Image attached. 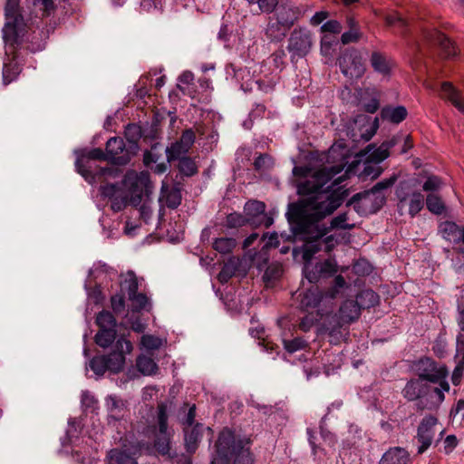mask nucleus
I'll return each instance as SVG.
<instances>
[{"instance_id": "nucleus-1", "label": "nucleus", "mask_w": 464, "mask_h": 464, "mask_svg": "<svg viewBox=\"0 0 464 464\" xmlns=\"http://www.w3.org/2000/svg\"><path fill=\"white\" fill-rule=\"evenodd\" d=\"M347 164L346 154L341 153L339 163L320 169L298 186V193L308 196L305 205L308 213H296L297 224L294 227V233L303 236L305 240L303 252L304 260H311L321 249L331 252L340 242V235L326 236L329 228L320 226L318 222L337 209L347 197L346 189L340 186L335 188L341 178L328 184Z\"/></svg>"}, {"instance_id": "nucleus-2", "label": "nucleus", "mask_w": 464, "mask_h": 464, "mask_svg": "<svg viewBox=\"0 0 464 464\" xmlns=\"http://www.w3.org/2000/svg\"><path fill=\"white\" fill-rule=\"evenodd\" d=\"M21 0H5L4 6L5 23L2 28V37L10 52L17 48H24L31 53L44 49L45 42L40 33L33 32L28 34L25 11L20 5Z\"/></svg>"}, {"instance_id": "nucleus-3", "label": "nucleus", "mask_w": 464, "mask_h": 464, "mask_svg": "<svg viewBox=\"0 0 464 464\" xmlns=\"http://www.w3.org/2000/svg\"><path fill=\"white\" fill-rule=\"evenodd\" d=\"M249 440H237L234 432L224 429L218 435L216 443V455L211 464H229L230 457L234 456L233 464H254L255 460L248 444Z\"/></svg>"}, {"instance_id": "nucleus-4", "label": "nucleus", "mask_w": 464, "mask_h": 464, "mask_svg": "<svg viewBox=\"0 0 464 464\" xmlns=\"http://www.w3.org/2000/svg\"><path fill=\"white\" fill-rule=\"evenodd\" d=\"M168 404L160 402L157 407L153 422L148 426V433L153 442V447L161 455L169 454L174 430L168 423Z\"/></svg>"}, {"instance_id": "nucleus-5", "label": "nucleus", "mask_w": 464, "mask_h": 464, "mask_svg": "<svg viewBox=\"0 0 464 464\" xmlns=\"http://www.w3.org/2000/svg\"><path fill=\"white\" fill-rule=\"evenodd\" d=\"M314 45V34L305 26L295 27L287 40L286 50L292 63L305 58Z\"/></svg>"}, {"instance_id": "nucleus-6", "label": "nucleus", "mask_w": 464, "mask_h": 464, "mask_svg": "<svg viewBox=\"0 0 464 464\" xmlns=\"http://www.w3.org/2000/svg\"><path fill=\"white\" fill-rule=\"evenodd\" d=\"M396 180L397 177L395 175L384 179L377 182L371 189L354 194L350 199L349 204H355L362 201L363 207H369L371 205L372 208L377 211L386 201L383 191L392 187Z\"/></svg>"}, {"instance_id": "nucleus-7", "label": "nucleus", "mask_w": 464, "mask_h": 464, "mask_svg": "<svg viewBox=\"0 0 464 464\" xmlns=\"http://www.w3.org/2000/svg\"><path fill=\"white\" fill-rule=\"evenodd\" d=\"M338 64L341 72L352 81L362 78L366 71L362 55L355 48L346 49L338 58Z\"/></svg>"}, {"instance_id": "nucleus-8", "label": "nucleus", "mask_w": 464, "mask_h": 464, "mask_svg": "<svg viewBox=\"0 0 464 464\" xmlns=\"http://www.w3.org/2000/svg\"><path fill=\"white\" fill-rule=\"evenodd\" d=\"M438 419L432 415L425 416L420 422L415 439L418 442L417 454L421 455L426 452L429 448L435 442L436 444L441 440L444 430H442L438 438L436 435V425Z\"/></svg>"}, {"instance_id": "nucleus-9", "label": "nucleus", "mask_w": 464, "mask_h": 464, "mask_svg": "<svg viewBox=\"0 0 464 464\" xmlns=\"http://www.w3.org/2000/svg\"><path fill=\"white\" fill-rule=\"evenodd\" d=\"M413 368L420 381L431 383L447 379L449 372L444 364L439 363L430 357H421L414 362Z\"/></svg>"}, {"instance_id": "nucleus-10", "label": "nucleus", "mask_w": 464, "mask_h": 464, "mask_svg": "<svg viewBox=\"0 0 464 464\" xmlns=\"http://www.w3.org/2000/svg\"><path fill=\"white\" fill-rule=\"evenodd\" d=\"M361 315V309L355 300L347 299L341 304L338 313L335 314L337 317V325L327 328V334L331 337L338 340L342 336L340 331L343 324H349L359 319Z\"/></svg>"}, {"instance_id": "nucleus-11", "label": "nucleus", "mask_w": 464, "mask_h": 464, "mask_svg": "<svg viewBox=\"0 0 464 464\" xmlns=\"http://www.w3.org/2000/svg\"><path fill=\"white\" fill-rule=\"evenodd\" d=\"M305 261L303 274L308 282L312 284H316L322 278H328L338 271L337 262L332 258L316 262L315 264L310 263V260Z\"/></svg>"}, {"instance_id": "nucleus-12", "label": "nucleus", "mask_w": 464, "mask_h": 464, "mask_svg": "<svg viewBox=\"0 0 464 464\" xmlns=\"http://www.w3.org/2000/svg\"><path fill=\"white\" fill-rule=\"evenodd\" d=\"M133 349L130 341L121 337L116 341L113 351L104 355L108 362L109 371L114 373L120 372L125 364V355L131 353Z\"/></svg>"}, {"instance_id": "nucleus-13", "label": "nucleus", "mask_w": 464, "mask_h": 464, "mask_svg": "<svg viewBox=\"0 0 464 464\" xmlns=\"http://www.w3.org/2000/svg\"><path fill=\"white\" fill-rule=\"evenodd\" d=\"M107 161L115 165H125L131 159L130 149L126 147L123 139L112 137L106 142Z\"/></svg>"}, {"instance_id": "nucleus-14", "label": "nucleus", "mask_w": 464, "mask_h": 464, "mask_svg": "<svg viewBox=\"0 0 464 464\" xmlns=\"http://www.w3.org/2000/svg\"><path fill=\"white\" fill-rule=\"evenodd\" d=\"M244 214L250 219L249 224L255 227L265 226L269 227L274 219L266 213V204L259 200H249L244 206Z\"/></svg>"}, {"instance_id": "nucleus-15", "label": "nucleus", "mask_w": 464, "mask_h": 464, "mask_svg": "<svg viewBox=\"0 0 464 464\" xmlns=\"http://www.w3.org/2000/svg\"><path fill=\"white\" fill-rule=\"evenodd\" d=\"M398 143L396 137L382 142L380 146L375 144H369L367 147L359 152L361 157H364L367 160L380 163L390 156L389 150Z\"/></svg>"}, {"instance_id": "nucleus-16", "label": "nucleus", "mask_w": 464, "mask_h": 464, "mask_svg": "<svg viewBox=\"0 0 464 464\" xmlns=\"http://www.w3.org/2000/svg\"><path fill=\"white\" fill-rule=\"evenodd\" d=\"M5 53L7 59L4 62L3 65V82L7 85L17 79L22 72V63L18 61V57L14 51L10 52L5 46Z\"/></svg>"}, {"instance_id": "nucleus-17", "label": "nucleus", "mask_w": 464, "mask_h": 464, "mask_svg": "<svg viewBox=\"0 0 464 464\" xmlns=\"http://www.w3.org/2000/svg\"><path fill=\"white\" fill-rule=\"evenodd\" d=\"M105 407L108 411V421L121 420L127 411V402L121 398L111 394L105 398Z\"/></svg>"}, {"instance_id": "nucleus-18", "label": "nucleus", "mask_w": 464, "mask_h": 464, "mask_svg": "<svg viewBox=\"0 0 464 464\" xmlns=\"http://www.w3.org/2000/svg\"><path fill=\"white\" fill-rule=\"evenodd\" d=\"M425 39L432 44H438L446 57H451L456 54V49L453 44L442 33L432 29L424 32Z\"/></svg>"}, {"instance_id": "nucleus-19", "label": "nucleus", "mask_w": 464, "mask_h": 464, "mask_svg": "<svg viewBox=\"0 0 464 464\" xmlns=\"http://www.w3.org/2000/svg\"><path fill=\"white\" fill-rule=\"evenodd\" d=\"M411 456L402 447H391L382 456L379 464H410Z\"/></svg>"}, {"instance_id": "nucleus-20", "label": "nucleus", "mask_w": 464, "mask_h": 464, "mask_svg": "<svg viewBox=\"0 0 464 464\" xmlns=\"http://www.w3.org/2000/svg\"><path fill=\"white\" fill-rule=\"evenodd\" d=\"M289 29L269 17L267 24L264 30L266 40L270 43H280L287 35Z\"/></svg>"}, {"instance_id": "nucleus-21", "label": "nucleus", "mask_w": 464, "mask_h": 464, "mask_svg": "<svg viewBox=\"0 0 464 464\" xmlns=\"http://www.w3.org/2000/svg\"><path fill=\"white\" fill-rule=\"evenodd\" d=\"M440 231L442 237L450 242L464 243V227H460L454 222L445 221L440 224Z\"/></svg>"}, {"instance_id": "nucleus-22", "label": "nucleus", "mask_w": 464, "mask_h": 464, "mask_svg": "<svg viewBox=\"0 0 464 464\" xmlns=\"http://www.w3.org/2000/svg\"><path fill=\"white\" fill-rule=\"evenodd\" d=\"M429 386L420 379L410 380L402 390V394L408 401H416L428 392Z\"/></svg>"}, {"instance_id": "nucleus-23", "label": "nucleus", "mask_w": 464, "mask_h": 464, "mask_svg": "<svg viewBox=\"0 0 464 464\" xmlns=\"http://www.w3.org/2000/svg\"><path fill=\"white\" fill-rule=\"evenodd\" d=\"M184 437L187 451L195 452L202 437V425L184 427Z\"/></svg>"}, {"instance_id": "nucleus-24", "label": "nucleus", "mask_w": 464, "mask_h": 464, "mask_svg": "<svg viewBox=\"0 0 464 464\" xmlns=\"http://www.w3.org/2000/svg\"><path fill=\"white\" fill-rule=\"evenodd\" d=\"M271 17L289 30L298 20L295 10L285 5L280 6Z\"/></svg>"}, {"instance_id": "nucleus-25", "label": "nucleus", "mask_w": 464, "mask_h": 464, "mask_svg": "<svg viewBox=\"0 0 464 464\" xmlns=\"http://www.w3.org/2000/svg\"><path fill=\"white\" fill-rule=\"evenodd\" d=\"M299 296L301 297L300 307L303 310L317 307L323 298V295L317 286H312L300 294Z\"/></svg>"}, {"instance_id": "nucleus-26", "label": "nucleus", "mask_w": 464, "mask_h": 464, "mask_svg": "<svg viewBox=\"0 0 464 464\" xmlns=\"http://www.w3.org/2000/svg\"><path fill=\"white\" fill-rule=\"evenodd\" d=\"M109 464H138L134 454L128 453L124 450L112 449L108 451Z\"/></svg>"}, {"instance_id": "nucleus-27", "label": "nucleus", "mask_w": 464, "mask_h": 464, "mask_svg": "<svg viewBox=\"0 0 464 464\" xmlns=\"http://www.w3.org/2000/svg\"><path fill=\"white\" fill-rule=\"evenodd\" d=\"M371 66L374 72L382 75H387L391 71L390 60L380 52H372L370 57Z\"/></svg>"}, {"instance_id": "nucleus-28", "label": "nucleus", "mask_w": 464, "mask_h": 464, "mask_svg": "<svg viewBox=\"0 0 464 464\" xmlns=\"http://www.w3.org/2000/svg\"><path fill=\"white\" fill-rule=\"evenodd\" d=\"M356 303L360 309H369L376 306L380 303V296L372 289H365L361 291L356 295Z\"/></svg>"}, {"instance_id": "nucleus-29", "label": "nucleus", "mask_w": 464, "mask_h": 464, "mask_svg": "<svg viewBox=\"0 0 464 464\" xmlns=\"http://www.w3.org/2000/svg\"><path fill=\"white\" fill-rule=\"evenodd\" d=\"M181 192L179 188H163L161 190V197L160 200L171 209H176L181 204Z\"/></svg>"}, {"instance_id": "nucleus-30", "label": "nucleus", "mask_w": 464, "mask_h": 464, "mask_svg": "<svg viewBox=\"0 0 464 464\" xmlns=\"http://www.w3.org/2000/svg\"><path fill=\"white\" fill-rule=\"evenodd\" d=\"M442 96L450 101L459 111L464 112V102L459 92L452 86L450 82H445L441 84Z\"/></svg>"}, {"instance_id": "nucleus-31", "label": "nucleus", "mask_w": 464, "mask_h": 464, "mask_svg": "<svg viewBox=\"0 0 464 464\" xmlns=\"http://www.w3.org/2000/svg\"><path fill=\"white\" fill-rule=\"evenodd\" d=\"M381 114L382 119L398 124L406 119L408 112L404 106L400 105L396 107L383 108Z\"/></svg>"}, {"instance_id": "nucleus-32", "label": "nucleus", "mask_w": 464, "mask_h": 464, "mask_svg": "<svg viewBox=\"0 0 464 464\" xmlns=\"http://www.w3.org/2000/svg\"><path fill=\"white\" fill-rule=\"evenodd\" d=\"M239 262L235 257L229 258L222 266L218 275V279L221 284H226L233 277L238 269Z\"/></svg>"}, {"instance_id": "nucleus-33", "label": "nucleus", "mask_w": 464, "mask_h": 464, "mask_svg": "<svg viewBox=\"0 0 464 464\" xmlns=\"http://www.w3.org/2000/svg\"><path fill=\"white\" fill-rule=\"evenodd\" d=\"M136 366L143 375H152L158 371V365L154 360L147 355L141 354L136 359Z\"/></svg>"}, {"instance_id": "nucleus-34", "label": "nucleus", "mask_w": 464, "mask_h": 464, "mask_svg": "<svg viewBox=\"0 0 464 464\" xmlns=\"http://www.w3.org/2000/svg\"><path fill=\"white\" fill-rule=\"evenodd\" d=\"M116 334V329H99L95 334V343L100 347L107 348L115 341Z\"/></svg>"}, {"instance_id": "nucleus-35", "label": "nucleus", "mask_w": 464, "mask_h": 464, "mask_svg": "<svg viewBox=\"0 0 464 464\" xmlns=\"http://www.w3.org/2000/svg\"><path fill=\"white\" fill-rule=\"evenodd\" d=\"M128 298L132 303V309L134 311H150L152 307L150 298L145 294L136 293Z\"/></svg>"}, {"instance_id": "nucleus-36", "label": "nucleus", "mask_w": 464, "mask_h": 464, "mask_svg": "<svg viewBox=\"0 0 464 464\" xmlns=\"http://www.w3.org/2000/svg\"><path fill=\"white\" fill-rule=\"evenodd\" d=\"M236 246L237 241L233 237H218L212 244L213 248L223 255L232 252Z\"/></svg>"}, {"instance_id": "nucleus-37", "label": "nucleus", "mask_w": 464, "mask_h": 464, "mask_svg": "<svg viewBox=\"0 0 464 464\" xmlns=\"http://www.w3.org/2000/svg\"><path fill=\"white\" fill-rule=\"evenodd\" d=\"M282 274V266L278 263H272L266 267L263 276V279L266 285L268 286L271 285L275 281L279 279Z\"/></svg>"}, {"instance_id": "nucleus-38", "label": "nucleus", "mask_w": 464, "mask_h": 464, "mask_svg": "<svg viewBox=\"0 0 464 464\" xmlns=\"http://www.w3.org/2000/svg\"><path fill=\"white\" fill-rule=\"evenodd\" d=\"M96 324L100 329H116L117 323L113 314L109 311H102L96 316Z\"/></svg>"}, {"instance_id": "nucleus-39", "label": "nucleus", "mask_w": 464, "mask_h": 464, "mask_svg": "<svg viewBox=\"0 0 464 464\" xmlns=\"http://www.w3.org/2000/svg\"><path fill=\"white\" fill-rule=\"evenodd\" d=\"M178 169L179 172L186 177H191L198 172L196 162L189 157L180 158Z\"/></svg>"}, {"instance_id": "nucleus-40", "label": "nucleus", "mask_w": 464, "mask_h": 464, "mask_svg": "<svg viewBox=\"0 0 464 464\" xmlns=\"http://www.w3.org/2000/svg\"><path fill=\"white\" fill-rule=\"evenodd\" d=\"M188 150L185 149L183 145H181L178 140L172 143L169 147L166 149V156L167 160L169 162L180 160L182 157H186V153Z\"/></svg>"}, {"instance_id": "nucleus-41", "label": "nucleus", "mask_w": 464, "mask_h": 464, "mask_svg": "<svg viewBox=\"0 0 464 464\" xmlns=\"http://www.w3.org/2000/svg\"><path fill=\"white\" fill-rule=\"evenodd\" d=\"M373 95V97L366 103H363L364 111L369 113H374L378 111L380 103L376 96V91L373 88L360 89L358 94L362 97V94Z\"/></svg>"}, {"instance_id": "nucleus-42", "label": "nucleus", "mask_w": 464, "mask_h": 464, "mask_svg": "<svg viewBox=\"0 0 464 464\" xmlns=\"http://www.w3.org/2000/svg\"><path fill=\"white\" fill-rule=\"evenodd\" d=\"M338 44L334 36L324 34L320 41V53L323 56H332L334 47Z\"/></svg>"}, {"instance_id": "nucleus-43", "label": "nucleus", "mask_w": 464, "mask_h": 464, "mask_svg": "<svg viewBox=\"0 0 464 464\" xmlns=\"http://www.w3.org/2000/svg\"><path fill=\"white\" fill-rule=\"evenodd\" d=\"M348 215L347 213H340L336 217L333 218L330 226L327 227L329 230L333 229H343V230H351L354 227V224H349L347 222Z\"/></svg>"}, {"instance_id": "nucleus-44", "label": "nucleus", "mask_w": 464, "mask_h": 464, "mask_svg": "<svg viewBox=\"0 0 464 464\" xmlns=\"http://www.w3.org/2000/svg\"><path fill=\"white\" fill-rule=\"evenodd\" d=\"M427 208L433 214L440 215L445 210L441 198L436 194H429L426 198Z\"/></svg>"}, {"instance_id": "nucleus-45", "label": "nucleus", "mask_w": 464, "mask_h": 464, "mask_svg": "<svg viewBox=\"0 0 464 464\" xmlns=\"http://www.w3.org/2000/svg\"><path fill=\"white\" fill-rule=\"evenodd\" d=\"M121 286L126 290L128 297L138 293L139 281L134 272L129 271L126 274V277L121 283Z\"/></svg>"}, {"instance_id": "nucleus-46", "label": "nucleus", "mask_w": 464, "mask_h": 464, "mask_svg": "<svg viewBox=\"0 0 464 464\" xmlns=\"http://www.w3.org/2000/svg\"><path fill=\"white\" fill-rule=\"evenodd\" d=\"M424 206V197L420 192H413L409 201V214L416 216Z\"/></svg>"}, {"instance_id": "nucleus-47", "label": "nucleus", "mask_w": 464, "mask_h": 464, "mask_svg": "<svg viewBox=\"0 0 464 464\" xmlns=\"http://www.w3.org/2000/svg\"><path fill=\"white\" fill-rule=\"evenodd\" d=\"M99 190H100L101 196L102 198L111 200L112 198L117 197L119 194H121L124 189H123V187L120 184L108 183V184L100 186Z\"/></svg>"}, {"instance_id": "nucleus-48", "label": "nucleus", "mask_w": 464, "mask_h": 464, "mask_svg": "<svg viewBox=\"0 0 464 464\" xmlns=\"http://www.w3.org/2000/svg\"><path fill=\"white\" fill-rule=\"evenodd\" d=\"M249 220L250 219L246 218L245 215L234 212L227 216L226 226L228 228H237L249 224Z\"/></svg>"}, {"instance_id": "nucleus-49", "label": "nucleus", "mask_w": 464, "mask_h": 464, "mask_svg": "<svg viewBox=\"0 0 464 464\" xmlns=\"http://www.w3.org/2000/svg\"><path fill=\"white\" fill-rule=\"evenodd\" d=\"M284 348L289 353H294L297 351L303 350L307 346V342L302 337H295L292 340H283Z\"/></svg>"}, {"instance_id": "nucleus-50", "label": "nucleus", "mask_w": 464, "mask_h": 464, "mask_svg": "<svg viewBox=\"0 0 464 464\" xmlns=\"http://www.w3.org/2000/svg\"><path fill=\"white\" fill-rule=\"evenodd\" d=\"M105 356H95L90 362V368L97 375H103L106 371H109V366L107 364Z\"/></svg>"}, {"instance_id": "nucleus-51", "label": "nucleus", "mask_w": 464, "mask_h": 464, "mask_svg": "<svg viewBox=\"0 0 464 464\" xmlns=\"http://www.w3.org/2000/svg\"><path fill=\"white\" fill-rule=\"evenodd\" d=\"M81 404L84 411H94L98 408L97 399L88 391L82 392Z\"/></svg>"}, {"instance_id": "nucleus-52", "label": "nucleus", "mask_w": 464, "mask_h": 464, "mask_svg": "<svg viewBox=\"0 0 464 464\" xmlns=\"http://www.w3.org/2000/svg\"><path fill=\"white\" fill-rule=\"evenodd\" d=\"M140 343L146 350H157L162 345V340L151 334L141 336Z\"/></svg>"}, {"instance_id": "nucleus-53", "label": "nucleus", "mask_w": 464, "mask_h": 464, "mask_svg": "<svg viewBox=\"0 0 464 464\" xmlns=\"http://www.w3.org/2000/svg\"><path fill=\"white\" fill-rule=\"evenodd\" d=\"M128 202L127 195L123 190L121 194L111 200V208L114 212H120L127 207Z\"/></svg>"}, {"instance_id": "nucleus-54", "label": "nucleus", "mask_w": 464, "mask_h": 464, "mask_svg": "<svg viewBox=\"0 0 464 464\" xmlns=\"http://www.w3.org/2000/svg\"><path fill=\"white\" fill-rule=\"evenodd\" d=\"M278 1L279 0H253L252 5H257L262 13L271 14L276 10Z\"/></svg>"}, {"instance_id": "nucleus-55", "label": "nucleus", "mask_w": 464, "mask_h": 464, "mask_svg": "<svg viewBox=\"0 0 464 464\" xmlns=\"http://www.w3.org/2000/svg\"><path fill=\"white\" fill-rule=\"evenodd\" d=\"M273 165L272 158L268 154H260L255 159L254 168L256 170H265Z\"/></svg>"}, {"instance_id": "nucleus-56", "label": "nucleus", "mask_w": 464, "mask_h": 464, "mask_svg": "<svg viewBox=\"0 0 464 464\" xmlns=\"http://www.w3.org/2000/svg\"><path fill=\"white\" fill-rule=\"evenodd\" d=\"M125 136L131 145H135L141 136L140 127L135 124H129L126 127Z\"/></svg>"}, {"instance_id": "nucleus-57", "label": "nucleus", "mask_w": 464, "mask_h": 464, "mask_svg": "<svg viewBox=\"0 0 464 464\" xmlns=\"http://www.w3.org/2000/svg\"><path fill=\"white\" fill-rule=\"evenodd\" d=\"M317 321V315L314 314H308L301 319L299 329L303 332H309Z\"/></svg>"}, {"instance_id": "nucleus-58", "label": "nucleus", "mask_w": 464, "mask_h": 464, "mask_svg": "<svg viewBox=\"0 0 464 464\" xmlns=\"http://www.w3.org/2000/svg\"><path fill=\"white\" fill-rule=\"evenodd\" d=\"M436 383H438L439 386L435 387L433 389V392L437 396L438 402L441 403L445 399L444 392H447L450 391V384H449L447 379H441V381L437 382Z\"/></svg>"}, {"instance_id": "nucleus-59", "label": "nucleus", "mask_w": 464, "mask_h": 464, "mask_svg": "<svg viewBox=\"0 0 464 464\" xmlns=\"http://www.w3.org/2000/svg\"><path fill=\"white\" fill-rule=\"evenodd\" d=\"M362 37V33L360 29H353L344 32L341 36V41L343 44H348L350 43H356Z\"/></svg>"}, {"instance_id": "nucleus-60", "label": "nucleus", "mask_w": 464, "mask_h": 464, "mask_svg": "<svg viewBox=\"0 0 464 464\" xmlns=\"http://www.w3.org/2000/svg\"><path fill=\"white\" fill-rule=\"evenodd\" d=\"M111 308L114 313L119 314L125 309V299L122 294H116L111 298Z\"/></svg>"}, {"instance_id": "nucleus-61", "label": "nucleus", "mask_w": 464, "mask_h": 464, "mask_svg": "<svg viewBox=\"0 0 464 464\" xmlns=\"http://www.w3.org/2000/svg\"><path fill=\"white\" fill-rule=\"evenodd\" d=\"M342 25L337 20H329L321 26L322 33L337 34L341 33Z\"/></svg>"}, {"instance_id": "nucleus-62", "label": "nucleus", "mask_w": 464, "mask_h": 464, "mask_svg": "<svg viewBox=\"0 0 464 464\" xmlns=\"http://www.w3.org/2000/svg\"><path fill=\"white\" fill-rule=\"evenodd\" d=\"M178 141L183 145L185 149L189 150L195 141V133L192 130H186Z\"/></svg>"}, {"instance_id": "nucleus-63", "label": "nucleus", "mask_w": 464, "mask_h": 464, "mask_svg": "<svg viewBox=\"0 0 464 464\" xmlns=\"http://www.w3.org/2000/svg\"><path fill=\"white\" fill-rule=\"evenodd\" d=\"M441 185L440 179L436 176L429 177L424 182L422 188L424 191H437Z\"/></svg>"}, {"instance_id": "nucleus-64", "label": "nucleus", "mask_w": 464, "mask_h": 464, "mask_svg": "<svg viewBox=\"0 0 464 464\" xmlns=\"http://www.w3.org/2000/svg\"><path fill=\"white\" fill-rule=\"evenodd\" d=\"M385 21L390 26L399 25L400 27H405L407 25V22L397 13L387 14L385 16Z\"/></svg>"}]
</instances>
